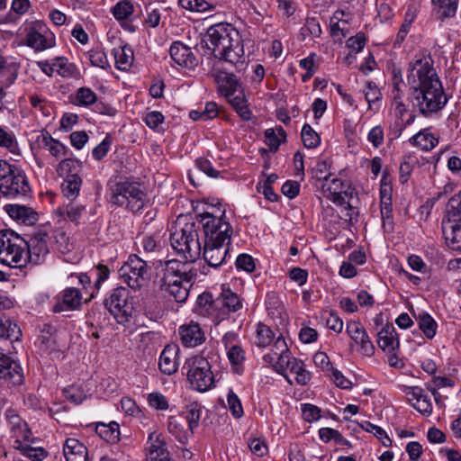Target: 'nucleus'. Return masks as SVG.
Returning a JSON list of instances; mask_svg holds the SVG:
<instances>
[{
  "label": "nucleus",
  "mask_w": 461,
  "mask_h": 461,
  "mask_svg": "<svg viewBox=\"0 0 461 461\" xmlns=\"http://www.w3.org/2000/svg\"><path fill=\"white\" fill-rule=\"evenodd\" d=\"M38 142L56 158L65 154L66 147L58 140L53 139L48 131H43L38 137Z\"/></svg>",
  "instance_id": "33"
},
{
  "label": "nucleus",
  "mask_w": 461,
  "mask_h": 461,
  "mask_svg": "<svg viewBox=\"0 0 461 461\" xmlns=\"http://www.w3.org/2000/svg\"><path fill=\"white\" fill-rule=\"evenodd\" d=\"M377 343L379 348L388 354L394 352L399 348L398 335L392 323H387L379 331Z\"/></svg>",
  "instance_id": "25"
},
{
  "label": "nucleus",
  "mask_w": 461,
  "mask_h": 461,
  "mask_svg": "<svg viewBox=\"0 0 461 461\" xmlns=\"http://www.w3.org/2000/svg\"><path fill=\"white\" fill-rule=\"evenodd\" d=\"M113 55L115 59V67L122 71L130 69L133 63L134 56L132 50L127 45L113 49Z\"/></svg>",
  "instance_id": "28"
},
{
  "label": "nucleus",
  "mask_w": 461,
  "mask_h": 461,
  "mask_svg": "<svg viewBox=\"0 0 461 461\" xmlns=\"http://www.w3.org/2000/svg\"><path fill=\"white\" fill-rule=\"evenodd\" d=\"M221 207V204L212 206V211L197 215V220L203 226V240L219 243L231 242L233 228L226 219L225 209Z\"/></svg>",
  "instance_id": "6"
},
{
  "label": "nucleus",
  "mask_w": 461,
  "mask_h": 461,
  "mask_svg": "<svg viewBox=\"0 0 461 461\" xmlns=\"http://www.w3.org/2000/svg\"><path fill=\"white\" fill-rule=\"evenodd\" d=\"M203 411V406L197 402H193L186 406V421L188 423V429L193 434L194 430L199 426Z\"/></svg>",
  "instance_id": "40"
},
{
  "label": "nucleus",
  "mask_w": 461,
  "mask_h": 461,
  "mask_svg": "<svg viewBox=\"0 0 461 461\" xmlns=\"http://www.w3.org/2000/svg\"><path fill=\"white\" fill-rule=\"evenodd\" d=\"M7 250L0 254V262L10 267H22L27 263L24 238L15 234L13 242L6 245Z\"/></svg>",
  "instance_id": "15"
},
{
  "label": "nucleus",
  "mask_w": 461,
  "mask_h": 461,
  "mask_svg": "<svg viewBox=\"0 0 461 461\" xmlns=\"http://www.w3.org/2000/svg\"><path fill=\"white\" fill-rule=\"evenodd\" d=\"M330 167V166L326 160H319L312 170V177L318 181H328L331 175L329 172Z\"/></svg>",
  "instance_id": "55"
},
{
  "label": "nucleus",
  "mask_w": 461,
  "mask_h": 461,
  "mask_svg": "<svg viewBox=\"0 0 461 461\" xmlns=\"http://www.w3.org/2000/svg\"><path fill=\"white\" fill-rule=\"evenodd\" d=\"M52 66L55 67V71L62 77H72L76 71L75 65L65 57L52 59Z\"/></svg>",
  "instance_id": "46"
},
{
  "label": "nucleus",
  "mask_w": 461,
  "mask_h": 461,
  "mask_svg": "<svg viewBox=\"0 0 461 461\" xmlns=\"http://www.w3.org/2000/svg\"><path fill=\"white\" fill-rule=\"evenodd\" d=\"M146 461H172L162 433L150 432L147 440Z\"/></svg>",
  "instance_id": "16"
},
{
  "label": "nucleus",
  "mask_w": 461,
  "mask_h": 461,
  "mask_svg": "<svg viewBox=\"0 0 461 461\" xmlns=\"http://www.w3.org/2000/svg\"><path fill=\"white\" fill-rule=\"evenodd\" d=\"M104 305L113 314L118 323L124 324L131 317L133 306L130 302V291L125 287H117L113 290Z\"/></svg>",
  "instance_id": "12"
},
{
  "label": "nucleus",
  "mask_w": 461,
  "mask_h": 461,
  "mask_svg": "<svg viewBox=\"0 0 461 461\" xmlns=\"http://www.w3.org/2000/svg\"><path fill=\"white\" fill-rule=\"evenodd\" d=\"M442 222L447 225L461 223V204L456 199L450 198L446 205L445 215Z\"/></svg>",
  "instance_id": "38"
},
{
  "label": "nucleus",
  "mask_w": 461,
  "mask_h": 461,
  "mask_svg": "<svg viewBox=\"0 0 461 461\" xmlns=\"http://www.w3.org/2000/svg\"><path fill=\"white\" fill-rule=\"evenodd\" d=\"M289 370L295 375V381L302 385H305L311 378L310 372L304 368V364L302 360L294 358L291 362Z\"/></svg>",
  "instance_id": "48"
},
{
  "label": "nucleus",
  "mask_w": 461,
  "mask_h": 461,
  "mask_svg": "<svg viewBox=\"0 0 461 461\" xmlns=\"http://www.w3.org/2000/svg\"><path fill=\"white\" fill-rule=\"evenodd\" d=\"M25 44L36 51H43L55 46L54 34L40 21L25 28Z\"/></svg>",
  "instance_id": "13"
},
{
  "label": "nucleus",
  "mask_w": 461,
  "mask_h": 461,
  "mask_svg": "<svg viewBox=\"0 0 461 461\" xmlns=\"http://www.w3.org/2000/svg\"><path fill=\"white\" fill-rule=\"evenodd\" d=\"M70 98L73 104L83 107H87L97 102L96 94L91 88L85 86L78 88Z\"/></svg>",
  "instance_id": "34"
},
{
  "label": "nucleus",
  "mask_w": 461,
  "mask_h": 461,
  "mask_svg": "<svg viewBox=\"0 0 461 461\" xmlns=\"http://www.w3.org/2000/svg\"><path fill=\"white\" fill-rule=\"evenodd\" d=\"M244 300L230 288L222 286V291L215 299L216 324L230 318L231 313H238L243 309Z\"/></svg>",
  "instance_id": "14"
},
{
  "label": "nucleus",
  "mask_w": 461,
  "mask_h": 461,
  "mask_svg": "<svg viewBox=\"0 0 461 461\" xmlns=\"http://www.w3.org/2000/svg\"><path fill=\"white\" fill-rule=\"evenodd\" d=\"M434 5V12L438 20L444 21L456 15L458 0H431Z\"/></svg>",
  "instance_id": "27"
},
{
  "label": "nucleus",
  "mask_w": 461,
  "mask_h": 461,
  "mask_svg": "<svg viewBox=\"0 0 461 461\" xmlns=\"http://www.w3.org/2000/svg\"><path fill=\"white\" fill-rule=\"evenodd\" d=\"M235 265L238 269H241L249 273L255 270L254 259L249 254H240L238 256L235 261Z\"/></svg>",
  "instance_id": "63"
},
{
  "label": "nucleus",
  "mask_w": 461,
  "mask_h": 461,
  "mask_svg": "<svg viewBox=\"0 0 461 461\" xmlns=\"http://www.w3.org/2000/svg\"><path fill=\"white\" fill-rule=\"evenodd\" d=\"M148 402L150 407L166 411L168 409V402L167 398L161 393H151L148 395Z\"/></svg>",
  "instance_id": "58"
},
{
  "label": "nucleus",
  "mask_w": 461,
  "mask_h": 461,
  "mask_svg": "<svg viewBox=\"0 0 461 461\" xmlns=\"http://www.w3.org/2000/svg\"><path fill=\"white\" fill-rule=\"evenodd\" d=\"M121 278L129 287L137 290L145 286L149 280V267L139 256L131 255L120 268Z\"/></svg>",
  "instance_id": "11"
},
{
  "label": "nucleus",
  "mask_w": 461,
  "mask_h": 461,
  "mask_svg": "<svg viewBox=\"0 0 461 461\" xmlns=\"http://www.w3.org/2000/svg\"><path fill=\"white\" fill-rule=\"evenodd\" d=\"M411 145L420 147L423 149H431L437 143L438 140L432 135L420 131L410 139Z\"/></svg>",
  "instance_id": "50"
},
{
  "label": "nucleus",
  "mask_w": 461,
  "mask_h": 461,
  "mask_svg": "<svg viewBox=\"0 0 461 461\" xmlns=\"http://www.w3.org/2000/svg\"><path fill=\"white\" fill-rule=\"evenodd\" d=\"M346 331L353 342L359 347L363 355L371 357L375 353V347L360 321H350L347 322Z\"/></svg>",
  "instance_id": "17"
},
{
  "label": "nucleus",
  "mask_w": 461,
  "mask_h": 461,
  "mask_svg": "<svg viewBox=\"0 0 461 461\" xmlns=\"http://www.w3.org/2000/svg\"><path fill=\"white\" fill-rule=\"evenodd\" d=\"M5 211L12 219L21 221L26 225H33L39 220L38 212L32 207L24 204H6L5 206Z\"/></svg>",
  "instance_id": "23"
},
{
  "label": "nucleus",
  "mask_w": 461,
  "mask_h": 461,
  "mask_svg": "<svg viewBox=\"0 0 461 461\" xmlns=\"http://www.w3.org/2000/svg\"><path fill=\"white\" fill-rule=\"evenodd\" d=\"M416 319L424 335L429 339H433L438 326L434 319L427 312L420 313Z\"/></svg>",
  "instance_id": "43"
},
{
  "label": "nucleus",
  "mask_w": 461,
  "mask_h": 461,
  "mask_svg": "<svg viewBox=\"0 0 461 461\" xmlns=\"http://www.w3.org/2000/svg\"><path fill=\"white\" fill-rule=\"evenodd\" d=\"M12 434L13 437L15 438L14 441H20L22 444H29L33 441L32 433L26 422L12 428Z\"/></svg>",
  "instance_id": "53"
},
{
  "label": "nucleus",
  "mask_w": 461,
  "mask_h": 461,
  "mask_svg": "<svg viewBox=\"0 0 461 461\" xmlns=\"http://www.w3.org/2000/svg\"><path fill=\"white\" fill-rule=\"evenodd\" d=\"M227 402L232 415L240 418L243 415V408L240 400L231 389L228 393Z\"/></svg>",
  "instance_id": "57"
},
{
  "label": "nucleus",
  "mask_w": 461,
  "mask_h": 461,
  "mask_svg": "<svg viewBox=\"0 0 461 461\" xmlns=\"http://www.w3.org/2000/svg\"><path fill=\"white\" fill-rule=\"evenodd\" d=\"M169 53L174 62L181 67L192 68L197 64V59L191 49L180 41L171 44Z\"/></svg>",
  "instance_id": "22"
},
{
  "label": "nucleus",
  "mask_w": 461,
  "mask_h": 461,
  "mask_svg": "<svg viewBox=\"0 0 461 461\" xmlns=\"http://www.w3.org/2000/svg\"><path fill=\"white\" fill-rule=\"evenodd\" d=\"M110 202L118 206H125L133 212L143 209L147 194L136 182H117L110 186Z\"/></svg>",
  "instance_id": "8"
},
{
  "label": "nucleus",
  "mask_w": 461,
  "mask_h": 461,
  "mask_svg": "<svg viewBox=\"0 0 461 461\" xmlns=\"http://www.w3.org/2000/svg\"><path fill=\"white\" fill-rule=\"evenodd\" d=\"M198 312L202 315H212L215 319V300L210 293H203L197 297Z\"/></svg>",
  "instance_id": "42"
},
{
  "label": "nucleus",
  "mask_w": 461,
  "mask_h": 461,
  "mask_svg": "<svg viewBox=\"0 0 461 461\" xmlns=\"http://www.w3.org/2000/svg\"><path fill=\"white\" fill-rule=\"evenodd\" d=\"M275 337L272 330L266 324L259 322L257 325L255 344L259 348H266L271 344Z\"/></svg>",
  "instance_id": "44"
},
{
  "label": "nucleus",
  "mask_w": 461,
  "mask_h": 461,
  "mask_svg": "<svg viewBox=\"0 0 461 461\" xmlns=\"http://www.w3.org/2000/svg\"><path fill=\"white\" fill-rule=\"evenodd\" d=\"M112 144V140L110 136H106L103 141H101L96 147H95L92 150V156L95 160H101L103 158L106 156L108 153L110 147Z\"/></svg>",
  "instance_id": "60"
},
{
  "label": "nucleus",
  "mask_w": 461,
  "mask_h": 461,
  "mask_svg": "<svg viewBox=\"0 0 461 461\" xmlns=\"http://www.w3.org/2000/svg\"><path fill=\"white\" fill-rule=\"evenodd\" d=\"M381 216L383 220V227H388L389 230L393 229V206L391 196L382 195L381 202Z\"/></svg>",
  "instance_id": "51"
},
{
  "label": "nucleus",
  "mask_w": 461,
  "mask_h": 461,
  "mask_svg": "<svg viewBox=\"0 0 461 461\" xmlns=\"http://www.w3.org/2000/svg\"><path fill=\"white\" fill-rule=\"evenodd\" d=\"M442 232L447 245L453 250H461V223L447 225L442 222Z\"/></svg>",
  "instance_id": "29"
},
{
  "label": "nucleus",
  "mask_w": 461,
  "mask_h": 461,
  "mask_svg": "<svg viewBox=\"0 0 461 461\" xmlns=\"http://www.w3.org/2000/svg\"><path fill=\"white\" fill-rule=\"evenodd\" d=\"M365 96L366 99L369 104H374L377 101H379L382 97V94L380 92V89L376 86V84L373 81H367L366 82V88L365 91Z\"/></svg>",
  "instance_id": "62"
},
{
  "label": "nucleus",
  "mask_w": 461,
  "mask_h": 461,
  "mask_svg": "<svg viewBox=\"0 0 461 461\" xmlns=\"http://www.w3.org/2000/svg\"><path fill=\"white\" fill-rule=\"evenodd\" d=\"M302 411H303V419L307 422H313V421L318 420L321 418V409L313 404H311V403L303 404Z\"/></svg>",
  "instance_id": "61"
},
{
  "label": "nucleus",
  "mask_w": 461,
  "mask_h": 461,
  "mask_svg": "<svg viewBox=\"0 0 461 461\" xmlns=\"http://www.w3.org/2000/svg\"><path fill=\"white\" fill-rule=\"evenodd\" d=\"M185 367L187 368V380L193 389L206 392L214 385V375L205 357L200 356L191 357L185 362Z\"/></svg>",
  "instance_id": "10"
},
{
  "label": "nucleus",
  "mask_w": 461,
  "mask_h": 461,
  "mask_svg": "<svg viewBox=\"0 0 461 461\" xmlns=\"http://www.w3.org/2000/svg\"><path fill=\"white\" fill-rule=\"evenodd\" d=\"M266 143L269 147L270 150L276 152L281 141H285L286 138L285 131L281 127L269 128L265 131Z\"/></svg>",
  "instance_id": "36"
},
{
  "label": "nucleus",
  "mask_w": 461,
  "mask_h": 461,
  "mask_svg": "<svg viewBox=\"0 0 461 461\" xmlns=\"http://www.w3.org/2000/svg\"><path fill=\"white\" fill-rule=\"evenodd\" d=\"M81 300L82 294L78 288L68 287L57 297L52 310L54 312L75 311L81 305Z\"/></svg>",
  "instance_id": "20"
},
{
  "label": "nucleus",
  "mask_w": 461,
  "mask_h": 461,
  "mask_svg": "<svg viewBox=\"0 0 461 461\" xmlns=\"http://www.w3.org/2000/svg\"><path fill=\"white\" fill-rule=\"evenodd\" d=\"M66 461H89L86 447L78 439L67 438L63 445Z\"/></svg>",
  "instance_id": "24"
},
{
  "label": "nucleus",
  "mask_w": 461,
  "mask_h": 461,
  "mask_svg": "<svg viewBox=\"0 0 461 461\" xmlns=\"http://www.w3.org/2000/svg\"><path fill=\"white\" fill-rule=\"evenodd\" d=\"M215 80L219 84V87L225 97H227V95H234L240 94V92H244L241 83L233 74H217Z\"/></svg>",
  "instance_id": "26"
},
{
  "label": "nucleus",
  "mask_w": 461,
  "mask_h": 461,
  "mask_svg": "<svg viewBox=\"0 0 461 461\" xmlns=\"http://www.w3.org/2000/svg\"><path fill=\"white\" fill-rule=\"evenodd\" d=\"M0 380L13 385L21 384L23 380L20 364L0 350Z\"/></svg>",
  "instance_id": "18"
},
{
  "label": "nucleus",
  "mask_w": 461,
  "mask_h": 461,
  "mask_svg": "<svg viewBox=\"0 0 461 461\" xmlns=\"http://www.w3.org/2000/svg\"><path fill=\"white\" fill-rule=\"evenodd\" d=\"M226 98L244 121H249L251 119L252 113L249 108L244 92H240V94L234 95H227Z\"/></svg>",
  "instance_id": "32"
},
{
  "label": "nucleus",
  "mask_w": 461,
  "mask_h": 461,
  "mask_svg": "<svg viewBox=\"0 0 461 461\" xmlns=\"http://www.w3.org/2000/svg\"><path fill=\"white\" fill-rule=\"evenodd\" d=\"M408 82L412 89L429 86L430 84L441 83L429 54H416L409 64Z\"/></svg>",
  "instance_id": "9"
},
{
  "label": "nucleus",
  "mask_w": 461,
  "mask_h": 461,
  "mask_svg": "<svg viewBox=\"0 0 461 461\" xmlns=\"http://www.w3.org/2000/svg\"><path fill=\"white\" fill-rule=\"evenodd\" d=\"M82 163L79 160L65 158L59 163L57 173L59 176L64 178L80 177L79 174L82 171Z\"/></svg>",
  "instance_id": "30"
},
{
  "label": "nucleus",
  "mask_w": 461,
  "mask_h": 461,
  "mask_svg": "<svg viewBox=\"0 0 461 461\" xmlns=\"http://www.w3.org/2000/svg\"><path fill=\"white\" fill-rule=\"evenodd\" d=\"M178 334L181 343L185 348L197 347L205 340L204 332L199 324L194 322L180 326Z\"/></svg>",
  "instance_id": "21"
},
{
  "label": "nucleus",
  "mask_w": 461,
  "mask_h": 461,
  "mask_svg": "<svg viewBox=\"0 0 461 461\" xmlns=\"http://www.w3.org/2000/svg\"><path fill=\"white\" fill-rule=\"evenodd\" d=\"M63 394L68 401L75 404L81 403L86 397L84 391L80 387L75 385L65 388L63 390Z\"/></svg>",
  "instance_id": "54"
},
{
  "label": "nucleus",
  "mask_w": 461,
  "mask_h": 461,
  "mask_svg": "<svg viewBox=\"0 0 461 461\" xmlns=\"http://www.w3.org/2000/svg\"><path fill=\"white\" fill-rule=\"evenodd\" d=\"M410 102L413 111L424 117H430L441 111L447 103L441 83L413 89Z\"/></svg>",
  "instance_id": "7"
},
{
  "label": "nucleus",
  "mask_w": 461,
  "mask_h": 461,
  "mask_svg": "<svg viewBox=\"0 0 461 461\" xmlns=\"http://www.w3.org/2000/svg\"><path fill=\"white\" fill-rule=\"evenodd\" d=\"M167 430L182 444L187 442L188 431L185 429L183 422L176 416H169L167 420Z\"/></svg>",
  "instance_id": "39"
},
{
  "label": "nucleus",
  "mask_w": 461,
  "mask_h": 461,
  "mask_svg": "<svg viewBox=\"0 0 461 461\" xmlns=\"http://www.w3.org/2000/svg\"><path fill=\"white\" fill-rule=\"evenodd\" d=\"M181 7L192 12L212 11L214 6L205 0H179Z\"/></svg>",
  "instance_id": "52"
},
{
  "label": "nucleus",
  "mask_w": 461,
  "mask_h": 461,
  "mask_svg": "<svg viewBox=\"0 0 461 461\" xmlns=\"http://www.w3.org/2000/svg\"><path fill=\"white\" fill-rule=\"evenodd\" d=\"M89 60L93 66L103 69L110 68L106 54L101 50H92L89 51Z\"/></svg>",
  "instance_id": "56"
},
{
  "label": "nucleus",
  "mask_w": 461,
  "mask_h": 461,
  "mask_svg": "<svg viewBox=\"0 0 461 461\" xmlns=\"http://www.w3.org/2000/svg\"><path fill=\"white\" fill-rule=\"evenodd\" d=\"M180 348L176 344H167L158 359V369L167 375L175 374L179 366Z\"/></svg>",
  "instance_id": "19"
},
{
  "label": "nucleus",
  "mask_w": 461,
  "mask_h": 461,
  "mask_svg": "<svg viewBox=\"0 0 461 461\" xmlns=\"http://www.w3.org/2000/svg\"><path fill=\"white\" fill-rule=\"evenodd\" d=\"M188 262L176 259L165 261L157 273L160 290L180 303H185L188 298L192 281L197 276L195 269L188 268Z\"/></svg>",
  "instance_id": "3"
},
{
  "label": "nucleus",
  "mask_w": 461,
  "mask_h": 461,
  "mask_svg": "<svg viewBox=\"0 0 461 461\" xmlns=\"http://www.w3.org/2000/svg\"><path fill=\"white\" fill-rule=\"evenodd\" d=\"M205 55L243 67L246 63L243 41L240 32L228 23L210 26L199 43Z\"/></svg>",
  "instance_id": "2"
},
{
  "label": "nucleus",
  "mask_w": 461,
  "mask_h": 461,
  "mask_svg": "<svg viewBox=\"0 0 461 461\" xmlns=\"http://www.w3.org/2000/svg\"><path fill=\"white\" fill-rule=\"evenodd\" d=\"M95 432L105 441L115 444L120 440V426L116 421L97 423Z\"/></svg>",
  "instance_id": "31"
},
{
  "label": "nucleus",
  "mask_w": 461,
  "mask_h": 461,
  "mask_svg": "<svg viewBox=\"0 0 461 461\" xmlns=\"http://www.w3.org/2000/svg\"><path fill=\"white\" fill-rule=\"evenodd\" d=\"M59 238L66 240V234L62 231L53 230L50 226H41L25 234L24 243L27 250V262L34 265L41 264L50 254V244L54 239L59 242Z\"/></svg>",
  "instance_id": "5"
},
{
  "label": "nucleus",
  "mask_w": 461,
  "mask_h": 461,
  "mask_svg": "<svg viewBox=\"0 0 461 461\" xmlns=\"http://www.w3.org/2000/svg\"><path fill=\"white\" fill-rule=\"evenodd\" d=\"M85 211L84 205L69 203L64 208H58L57 213L61 216L66 215L70 221L78 224Z\"/></svg>",
  "instance_id": "47"
},
{
  "label": "nucleus",
  "mask_w": 461,
  "mask_h": 461,
  "mask_svg": "<svg viewBox=\"0 0 461 461\" xmlns=\"http://www.w3.org/2000/svg\"><path fill=\"white\" fill-rule=\"evenodd\" d=\"M117 21L128 19L134 13V5L131 0L119 1L111 10Z\"/></svg>",
  "instance_id": "45"
},
{
  "label": "nucleus",
  "mask_w": 461,
  "mask_h": 461,
  "mask_svg": "<svg viewBox=\"0 0 461 461\" xmlns=\"http://www.w3.org/2000/svg\"><path fill=\"white\" fill-rule=\"evenodd\" d=\"M22 332L20 328L5 314L0 319V338L18 339Z\"/></svg>",
  "instance_id": "37"
},
{
  "label": "nucleus",
  "mask_w": 461,
  "mask_h": 461,
  "mask_svg": "<svg viewBox=\"0 0 461 461\" xmlns=\"http://www.w3.org/2000/svg\"><path fill=\"white\" fill-rule=\"evenodd\" d=\"M170 241L173 249L184 255L186 261L194 262L203 250V259L210 267H218L227 259L230 243H219L203 240L202 248L198 231L194 221L186 222L179 230L171 234Z\"/></svg>",
  "instance_id": "1"
},
{
  "label": "nucleus",
  "mask_w": 461,
  "mask_h": 461,
  "mask_svg": "<svg viewBox=\"0 0 461 461\" xmlns=\"http://www.w3.org/2000/svg\"><path fill=\"white\" fill-rule=\"evenodd\" d=\"M14 448L32 461H42L47 457L48 453L43 447H34L29 444H22L20 441H14Z\"/></svg>",
  "instance_id": "35"
},
{
  "label": "nucleus",
  "mask_w": 461,
  "mask_h": 461,
  "mask_svg": "<svg viewBox=\"0 0 461 461\" xmlns=\"http://www.w3.org/2000/svg\"><path fill=\"white\" fill-rule=\"evenodd\" d=\"M303 32H306L309 35L312 37H320L321 34V28L320 22L315 17H308L306 19L305 24L302 29Z\"/></svg>",
  "instance_id": "64"
},
{
  "label": "nucleus",
  "mask_w": 461,
  "mask_h": 461,
  "mask_svg": "<svg viewBox=\"0 0 461 461\" xmlns=\"http://www.w3.org/2000/svg\"><path fill=\"white\" fill-rule=\"evenodd\" d=\"M0 193L6 198L18 201L32 197V188L24 171L4 159H0Z\"/></svg>",
  "instance_id": "4"
},
{
  "label": "nucleus",
  "mask_w": 461,
  "mask_h": 461,
  "mask_svg": "<svg viewBox=\"0 0 461 461\" xmlns=\"http://www.w3.org/2000/svg\"><path fill=\"white\" fill-rule=\"evenodd\" d=\"M301 136L303 143L307 149H314L321 143L319 134L307 123L303 126Z\"/></svg>",
  "instance_id": "49"
},
{
  "label": "nucleus",
  "mask_w": 461,
  "mask_h": 461,
  "mask_svg": "<svg viewBox=\"0 0 461 461\" xmlns=\"http://www.w3.org/2000/svg\"><path fill=\"white\" fill-rule=\"evenodd\" d=\"M81 186V177L64 178L61 184V192L66 198L73 201L78 196Z\"/></svg>",
  "instance_id": "41"
},
{
  "label": "nucleus",
  "mask_w": 461,
  "mask_h": 461,
  "mask_svg": "<svg viewBox=\"0 0 461 461\" xmlns=\"http://www.w3.org/2000/svg\"><path fill=\"white\" fill-rule=\"evenodd\" d=\"M227 357L231 366H240L245 360V351L240 345L231 347V348L226 350Z\"/></svg>",
  "instance_id": "59"
}]
</instances>
